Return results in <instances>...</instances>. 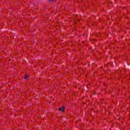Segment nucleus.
I'll list each match as a JSON object with an SVG mask.
<instances>
[{"label":"nucleus","instance_id":"f257e3e1","mask_svg":"<svg viewBox=\"0 0 130 130\" xmlns=\"http://www.w3.org/2000/svg\"><path fill=\"white\" fill-rule=\"evenodd\" d=\"M58 110H59V112H63V111H64V107H62L61 108H59L58 109Z\"/></svg>","mask_w":130,"mask_h":130},{"label":"nucleus","instance_id":"f03ea898","mask_svg":"<svg viewBox=\"0 0 130 130\" xmlns=\"http://www.w3.org/2000/svg\"><path fill=\"white\" fill-rule=\"evenodd\" d=\"M24 80H27L28 79V76L27 75H25L24 76Z\"/></svg>","mask_w":130,"mask_h":130},{"label":"nucleus","instance_id":"7ed1b4c3","mask_svg":"<svg viewBox=\"0 0 130 130\" xmlns=\"http://www.w3.org/2000/svg\"><path fill=\"white\" fill-rule=\"evenodd\" d=\"M48 1H49V3H51L52 2H54V1H55V0H48Z\"/></svg>","mask_w":130,"mask_h":130}]
</instances>
